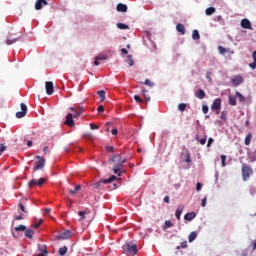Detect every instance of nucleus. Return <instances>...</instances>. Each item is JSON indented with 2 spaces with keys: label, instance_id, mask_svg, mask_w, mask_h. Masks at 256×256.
I'll use <instances>...</instances> for the list:
<instances>
[{
  "label": "nucleus",
  "instance_id": "nucleus-37",
  "mask_svg": "<svg viewBox=\"0 0 256 256\" xmlns=\"http://www.w3.org/2000/svg\"><path fill=\"white\" fill-rule=\"evenodd\" d=\"M116 27L118 29H129V25L123 24V23H117Z\"/></svg>",
  "mask_w": 256,
  "mask_h": 256
},
{
  "label": "nucleus",
  "instance_id": "nucleus-6",
  "mask_svg": "<svg viewBox=\"0 0 256 256\" xmlns=\"http://www.w3.org/2000/svg\"><path fill=\"white\" fill-rule=\"evenodd\" d=\"M70 111H72L74 114H73V117L74 119H77L78 117H81V115H83V106H77L76 108L75 107H70Z\"/></svg>",
  "mask_w": 256,
  "mask_h": 256
},
{
  "label": "nucleus",
  "instance_id": "nucleus-58",
  "mask_svg": "<svg viewBox=\"0 0 256 256\" xmlns=\"http://www.w3.org/2000/svg\"><path fill=\"white\" fill-rule=\"evenodd\" d=\"M202 207H205L207 205V197H204L201 202Z\"/></svg>",
  "mask_w": 256,
  "mask_h": 256
},
{
  "label": "nucleus",
  "instance_id": "nucleus-3",
  "mask_svg": "<svg viewBox=\"0 0 256 256\" xmlns=\"http://www.w3.org/2000/svg\"><path fill=\"white\" fill-rule=\"evenodd\" d=\"M122 249L125 255H135L138 252L137 245L133 243L124 244L122 246Z\"/></svg>",
  "mask_w": 256,
  "mask_h": 256
},
{
  "label": "nucleus",
  "instance_id": "nucleus-26",
  "mask_svg": "<svg viewBox=\"0 0 256 256\" xmlns=\"http://www.w3.org/2000/svg\"><path fill=\"white\" fill-rule=\"evenodd\" d=\"M197 239V232H191L188 237L189 243H193Z\"/></svg>",
  "mask_w": 256,
  "mask_h": 256
},
{
  "label": "nucleus",
  "instance_id": "nucleus-57",
  "mask_svg": "<svg viewBox=\"0 0 256 256\" xmlns=\"http://www.w3.org/2000/svg\"><path fill=\"white\" fill-rule=\"evenodd\" d=\"M85 138L88 139V141H93V135L92 134H85Z\"/></svg>",
  "mask_w": 256,
  "mask_h": 256
},
{
  "label": "nucleus",
  "instance_id": "nucleus-19",
  "mask_svg": "<svg viewBox=\"0 0 256 256\" xmlns=\"http://www.w3.org/2000/svg\"><path fill=\"white\" fill-rule=\"evenodd\" d=\"M205 91L203 89H199L195 92V97H197V99H205Z\"/></svg>",
  "mask_w": 256,
  "mask_h": 256
},
{
  "label": "nucleus",
  "instance_id": "nucleus-33",
  "mask_svg": "<svg viewBox=\"0 0 256 256\" xmlns=\"http://www.w3.org/2000/svg\"><path fill=\"white\" fill-rule=\"evenodd\" d=\"M77 191H81V185L75 186V188L73 190H69V193L71 195H75V193H77Z\"/></svg>",
  "mask_w": 256,
  "mask_h": 256
},
{
  "label": "nucleus",
  "instance_id": "nucleus-16",
  "mask_svg": "<svg viewBox=\"0 0 256 256\" xmlns=\"http://www.w3.org/2000/svg\"><path fill=\"white\" fill-rule=\"evenodd\" d=\"M197 217V214L195 212H189L184 215L185 221H193Z\"/></svg>",
  "mask_w": 256,
  "mask_h": 256
},
{
  "label": "nucleus",
  "instance_id": "nucleus-38",
  "mask_svg": "<svg viewBox=\"0 0 256 256\" xmlns=\"http://www.w3.org/2000/svg\"><path fill=\"white\" fill-rule=\"evenodd\" d=\"M78 215H79V220L78 221H83V219H85V215H87V212L85 211H79L78 212Z\"/></svg>",
  "mask_w": 256,
  "mask_h": 256
},
{
  "label": "nucleus",
  "instance_id": "nucleus-56",
  "mask_svg": "<svg viewBox=\"0 0 256 256\" xmlns=\"http://www.w3.org/2000/svg\"><path fill=\"white\" fill-rule=\"evenodd\" d=\"M106 151H108V153H113L114 151L113 146H106Z\"/></svg>",
  "mask_w": 256,
  "mask_h": 256
},
{
  "label": "nucleus",
  "instance_id": "nucleus-5",
  "mask_svg": "<svg viewBox=\"0 0 256 256\" xmlns=\"http://www.w3.org/2000/svg\"><path fill=\"white\" fill-rule=\"evenodd\" d=\"M211 111H215L216 115H219L221 113V99L216 98L212 105H211Z\"/></svg>",
  "mask_w": 256,
  "mask_h": 256
},
{
  "label": "nucleus",
  "instance_id": "nucleus-23",
  "mask_svg": "<svg viewBox=\"0 0 256 256\" xmlns=\"http://www.w3.org/2000/svg\"><path fill=\"white\" fill-rule=\"evenodd\" d=\"M252 59L254 60V62L250 63L249 67L251 69H256V50L252 53Z\"/></svg>",
  "mask_w": 256,
  "mask_h": 256
},
{
  "label": "nucleus",
  "instance_id": "nucleus-50",
  "mask_svg": "<svg viewBox=\"0 0 256 256\" xmlns=\"http://www.w3.org/2000/svg\"><path fill=\"white\" fill-rule=\"evenodd\" d=\"M202 111L204 115H207L209 113V106H202Z\"/></svg>",
  "mask_w": 256,
  "mask_h": 256
},
{
  "label": "nucleus",
  "instance_id": "nucleus-47",
  "mask_svg": "<svg viewBox=\"0 0 256 256\" xmlns=\"http://www.w3.org/2000/svg\"><path fill=\"white\" fill-rule=\"evenodd\" d=\"M7 150V146L5 144H0V155H3V152Z\"/></svg>",
  "mask_w": 256,
  "mask_h": 256
},
{
  "label": "nucleus",
  "instance_id": "nucleus-15",
  "mask_svg": "<svg viewBox=\"0 0 256 256\" xmlns=\"http://www.w3.org/2000/svg\"><path fill=\"white\" fill-rule=\"evenodd\" d=\"M116 11H118V13H127V5L123 3L117 4Z\"/></svg>",
  "mask_w": 256,
  "mask_h": 256
},
{
  "label": "nucleus",
  "instance_id": "nucleus-49",
  "mask_svg": "<svg viewBox=\"0 0 256 256\" xmlns=\"http://www.w3.org/2000/svg\"><path fill=\"white\" fill-rule=\"evenodd\" d=\"M134 100L137 102V103H143V99H141V97L139 95H135L134 96Z\"/></svg>",
  "mask_w": 256,
  "mask_h": 256
},
{
  "label": "nucleus",
  "instance_id": "nucleus-61",
  "mask_svg": "<svg viewBox=\"0 0 256 256\" xmlns=\"http://www.w3.org/2000/svg\"><path fill=\"white\" fill-rule=\"evenodd\" d=\"M51 213V208L44 209V215H49Z\"/></svg>",
  "mask_w": 256,
  "mask_h": 256
},
{
  "label": "nucleus",
  "instance_id": "nucleus-20",
  "mask_svg": "<svg viewBox=\"0 0 256 256\" xmlns=\"http://www.w3.org/2000/svg\"><path fill=\"white\" fill-rule=\"evenodd\" d=\"M176 31H178V33H181V35H185L186 33L185 26L181 23L177 24Z\"/></svg>",
  "mask_w": 256,
  "mask_h": 256
},
{
  "label": "nucleus",
  "instance_id": "nucleus-12",
  "mask_svg": "<svg viewBox=\"0 0 256 256\" xmlns=\"http://www.w3.org/2000/svg\"><path fill=\"white\" fill-rule=\"evenodd\" d=\"M45 167V158H41L40 160L36 161L34 166V171H39V169H43Z\"/></svg>",
  "mask_w": 256,
  "mask_h": 256
},
{
  "label": "nucleus",
  "instance_id": "nucleus-8",
  "mask_svg": "<svg viewBox=\"0 0 256 256\" xmlns=\"http://www.w3.org/2000/svg\"><path fill=\"white\" fill-rule=\"evenodd\" d=\"M73 114L68 113V115L66 116V120H65V125H67L68 127H75V120H73Z\"/></svg>",
  "mask_w": 256,
  "mask_h": 256
},
{
  "label": "nucleus",
  "instance_id": "nucleus-1",
  "mask_svg": "<svg viewBox=\"0 0 256 256\" xmlns=\"http://www.w3.org/2000/svg\"><path fill=\"white\" fill-rule=\"evenodd\" d=\"M109 165H113V173L117 174V172L119 171V163H121V156L119 154H114L112 156L109 157L108 160Z\"/></svg>",
  "mask_w": 256,
  "mask_h": 256
},
{
  "label": "nucleus",
  "instance_id": "nucleus-53",
  "mask_svg": "<svg viewBox=\"0 0 256 256\" xmlns=\"http://www.w3.org/2000/svg\"><path fill=\"white\" fill-rule=\"evenodd\" d=\"M201 189H203V184H201L200 182H198L196 184V191H201Z\"/></svg>",
  "mask_w": 256,
  "mask_h": 256
},
{
  "label": "nucleus",
  "instance_id": "nucleus-18",
  "mask_svg": "<svg viewBox=\"0 0 256 256\" xmlns=\"http://www.w3.org/2000/svg\"><path fill=\"white\" fill-rule=\"evenodd\" d=\"M185 209V206H183V204H180L179 206H178V208L176 209V213H175V215H176V219H181V213H183V210Z\"/></svg>",
  "mask_w": 256,
  "mask_h": 256
},
{
  "label": "nucleus",
  "instance_id": "nucleus-41",
  "mask_svg": "<svg viewBox=\"0 0 256 256\" xmlns=\"http://www.w3.org/2000/svg\"><path fill=\"white\" fill-rule=\"evenodd\" d=\"M185 162L191 163V153L189 152V150H187Z\"/></svg>",
  "mask_w": 256,
  "mask_h": 256
},
{
  "label": "nucleus",
  "instance_id": "nucleus-51",
  "mask_svg": "<svg viewBox=\"0 0 256 256\" xmlns=\"http://www.w3.org/2000/svg\"><path fill=\"white\" fill-rule=\"evenodd\" d=\"M121 173H125V169H123V167H119L116 175H118V177H121Z\"/></svg>",
  "mask_w": 256,
  "mask_h": 256
},
{
  "label": "nucleus",
  "instance_id": "nucleus-39",
  "mask_svg": "<svg viewBox=\"0 0 256 256\" xmlns=\"http://www.w3.org/2000/svg\"><path fill=\"white\" fill-rule=\"evenodd\" d=\"M19 41V38L13 39V38H8L7 39V45H13V43H17Z\"/></svg>",
  "mask_w": 256,
  "mask_h": 256
},
{
  "label": "nucleus",
  "instance_id": "nucleus-28",
  "mask_svg": "<svg viewBox=\"0 0 256 256\" xmlns=\"http://www.w3.org/2000/svg\"><path fill=\"white\" fill-rule=\"evenodd\" d=\"M58 253L61 256L67 255V246H63V247L59 248Z\"/></svg>",
  "mask_w": 256,
  "mask_h": 256
},
{
  "label": "nucleus",
  "instance_id": "nucleus-48",
  "mask_svg": "<svg viewBox=\"0 0 256 256\" xmlns=\"http://www.w3.org/2000/svg\"><path fill=\"white\" fill-rule=\"evenodd\" d=\"M196 139L199 141L200 145H205V143H207V138H202L199 140V137H197Z\"/></svg>",
  "mask_w": 256,
  "mask_h": 256
},
{
  "label": "nucleus",
  "instance_id": "nucleus-7",
  "mask_svg": "<svg viewBox=\"0 0 256 256\" xmlns=\"http://www.w3.org/2000/svg\"><path fill=\"white\" fill-rule=\"evenodd\" d=\"M21 111L16 113L17 119H23L27 115V105L25 103L20 104Z\"/></svg>",
  "mask_w": 256,
  "mask_h": 256
},
{
  "label": "nucleus",
  "instance_id": "nucleus-17",
  "mask_svg": "<svg viewBox=\"0 0 256 256\" xmlns=\"http://www.w3.org/2000/svg\"><path fill=\"white\" fill-rule=\"evenodd\" d=\"M218 51L220 53V55H226V53H231L233 55V51H231V49L229 48H224L223 46H218Z\"/></svg>",
  "mask_w": 256,
  "mask_h": 256
},
{
  "label": "nucleus",
  "instance_id": "nucleus-46",
  "mask_svg": "<svg viewBox=\"0 0 256 256\" xmlns=\"http://www.w3.org/2000/svg\"><path fill=\"white\" fill-rule=\"evenodd\" d=\"M142 93H143L145 99H147V101H151V97H149V96L147 95V89L143 88Z\"/></svg>",
  "mask_w": 256,
  "mask_h": 256
},
{
  "label": "nucleus",
  "instance_id": "nucleus-25",
  "mask_svg": "<svg viewBox=\"0 0 256 256\" xmlns=\"http://www.w3.org/2000/svg\"><path fill=\"white\" fill-rule=\"evenodd\" d=\"M251 139H253V134L250 132L247 134L244 140L245 145H251Z\"/></svg>",
  "mask_w": 256,
  "mask_h": 256
},
{
  "label": "nucleus",
  "instance_id": "nucleus-63",
  "mask_svg": "<svg viewBox=\"0 0 256 256\" xmlns=\"http://www.w3.org/2000/svg\"><path fill=\"white\" fill-rule=\"evenodd\" d=\"M112 135H117V133H119V130H117V128L112 129L111 131Z\"/></svg>",
  "mask_w": 256,
  "mask_h": 256
},
{
  "label": "nucleus",
  "instance_id": "nucleus-35",
  "mask_svg": "<svg viewBox=\"0 0 256 256\" xmlns=\"http://www.w3.org/2000/svg\"><path fill=\"white\" fill-rule=\"evenodd\" d=\"M27 227L25 225H19L14 228V231H26Z\"/></svg>",
  "mask_w": 256,
  "mask_h": 256
},
{
  "label": "nucleus",
  "instance_id": "nucleus-42",
  "mask_svg": "<svg viewBox=\"0 0 256 256\" xmlns=\"http://www.w3.org/2000/svg\"><path fill=\"white\" fill-rule=\"evenodd\" d=\"M35 185H37V180L32 179L28 182V187H35Z\"/></svg>",
  "mask_w": 256,
  "mask_h": 256
},
{
  "label": "nucleus",
  "instance_id": "nucleus-31",
  "mask_svg": "<svg viewBox=\"0 0 256 256\" xmlns=\"http://www.w3.org/2000/svg\"><path fill=\"white\" fill-rule=\"evenodd\" d=\"M236 97L239 99L240 103H244L245 96H243L239 91H236Z\"/></svg>",
  "mask_w": 256,
  "mask_h": 256
},
{
  "label": "nucleus",
  "instance_id": "nucleus-4",
  "mask_svg": "<svg viewBox=\"0 0 256 256\" xmlns=\"http://www.w3.org/2000/svg\"><path fill=\"white\" fill-rule=\"evenodd\" d=\"M253 175V168L247 164H242V178L243 181H249V177Z\"/></svg>",
  "mask_w": 256,
  "mask_h": 256
},
{
  "label": "nucleus",
  "instance_id": "nucleus-45",
  "mask_svg": "<svg viewBox=\"0 0 256 256\" xmlns=\"http://www.w3.org/2000/svg\"><path fill=\"white\" fill-rule=\"evenodd\" d=\"M176 249H187V241L181 243V246H177Z\"/></svg>",
  "mask_w": 256,
  "mask_h": 256
},
{
  "label": "nucleus",
  "instance_id": "nucleus-52",
  "mask_svg": "<svg viewBox=\"0 0 256 256\" xmlns=\"http://www.w3.org/2000/svg\"><path fill=\"white\" fill-rule=\"evenodd\" d=\"M125 163H127V158H121V162L119 163L118 167H123V165H125Z\"/></svg>",
  "mask_w": 256,
  "mask_h": 256
},
{
  "label": "nucleus",
  "instance_id": "nucleus-40",
  "mask_svg": "<svg viewBox=\"0 0 256 256\" xmlns=\"http://www.w3.org/2000/svg\"><path fill=\"white\" fill-rule=\"evenodd\" d=\"M178 109H179V111H182V112L185 111V109H187V104H185V103L179 104Z\"/></svg>",
  "mask_w": 256,
  "mask_h": 256
},
{
  "label": "nucleus",
  "instance_id": "nucleus-62",
  "mask_svg": "<svg viewBox=\"0 0 256 256\" xmlns=\"http://www.w3.org/2000/svg\"><path fill=\"white\" fill-rule=\"evenodd\" d=\"M213 138L208 139L207 147H211V144L213 143Z\"/></svg>",
  "mask_w": 256,
  "mask_h": 256
},
{
  "label": "nucleus",
  "instance_id": "nucleus-36",
  "mask_svg": "<svg viewBox=\"0 0 256 256\" xmlns=\"http://www.w3.org/2000/svg\"><path fill=\"white\" fill-rule=\"evenodd\" d=\"M222 167H227V156L221 155Z\"/></svg>",
  "mask_w": 256,
  "mask_h": 256
},
{
  "label": "nucleus",
  "instance_id": "nucleus-59",
  "mask_svg": "<svg viewBox=\"0 0 256 256\" xmlns=\"http://www.w3.org/2000/svg\"><path fill=\"white\" fill-rule=\"evenodd\" d=\"M221 119H223L225 121V119H227V112L223 111L221 113Z\"/></svg>",
  "mask_w": 256,
  "mask_h": 256
},
{
  "label": "nucleus",
  "instance_id": "nucleus-30",
  "mask_svg": "<svg viewBox=\"0 0 256 256\" xmlns=\"http://www.w3.org/2000/svg\"><path fill=\"white\" fill-rule=\"evenodd\" d=\"M98 96L100 97L101 103H103V101H105V90H99Z\"/></svg>",
  "mask_w": 256,
  "mask_h": 256
},
{
  "label": "nucleus",
  "instance_id": "nucleus-29",
  "mask_svg": "<svg viewBox=\"0 0 256 256\" xmlns=\"http://www.w3.org/2000/svg\"><path fill=\"white\" fill-rule=\"evenodd\" d=\"M70 237H71V232H69V231L62 233L59 236L60 239H69Z\"/></svg>",
  "mask_w": 256,
  "mask_h": 256
},
{
  "label": "nucleus",
  "instance_id": "nucleus-34",
  "mask_svg": "<svg viewBox=\"0 0 256 256\" xmlns=\"http://www.w3.org/2000/svg\"><path fill=\"white\" fill-rule=\"evenodd\" d=\"M128 65L133 67L135 65V61L133 60V55H128Z\"/></svg>",
  "mask_w": 256,
  "mask_h": 256
},
{
  "label": "nucleus",
  "instance_id": "nucleus-55",
  "mask_svg": "<svg viewBox=\"0 0 256 256\" xmlns=\"http://www.w3.org/2000/svg\"><path fill=\"white\" fill-rule=\"evenodd\" d=\"M90 129L95 130V129H99V126H97L95 123H91L90 124Z\"/></svg>",
  "mask_w": 256,
  "mask_h": 256
},
{
  "label": "nucleus",
  "instance_id": "nucleus-43",
  "mask_svg": "<svg viewBox=\"0 0 256 256\" xmlns=\"http://www.w3.org/2000/svg\"><path fill=\"white\" fill-rule=\"evenodd\" d=\"M144 85H147L148 87H155V83L151 82L149 79L145 80Z\"/></svg>",
  "mask_w": 256,
  "mask_h": 256
},
{
  "label": "nucleus",
  "instance_id": "nucleus-2",
  "mask_svg": "<svg viewBox=\"0 0 256 256\" xmlns=\"http://www.w3.org/2000/svg\"><path fill=\"white\" fill-rule=\"evenodd\" d=\"M117 180V176L112 175L108 179H101L98 182H95L93 186L95 189H103V185H108V183H113V181Z\"/></svg>",
  "mask_w": 256,
  "mask_h": 256
},
{
  "label": "nucleus",
  "instance_id": "nucleus-10",
  "mask_svg": "<svg viewBox=\"0 0 256 256\" xmlns=\"http://www.w3.org/2000/svg\"><path fill=\"white\" fill-rule=\"evenodd\" d=\"M231 83L234 87H239V85L243 83V77L240 75L234 76L233 78H231Z\"/></svg>",
  "mask_w": 256,
  "mask_h": 256
},
{
  "label": "nucleus",
  "instance_id": "nucleus-32",
  "mask_svg": "<svg viewBox=\"0 0 256 256\" xmlns=\"http://www.w3.org/2000/svg\"><path fill=\"white\" fill-rule=\"evenodd\" d=\"M215 7H209L206 9L205 13L206 15L210 16V15H213V13H215Z\"/></svg>",
  "mask_w": 256,
  "mask_h": 256
},
{
  "label": "nucleus",
  "instance_id": "nucleus-11",
  "mask_svg": "<svg viewBox=\"0 0 256 256\" xmlns=\"http://www.w3.org/2000/svg\"><path fill=\"white\" fill-rule=\"evenodd\" d=\"M45 89H46L47 95H53V93L55 91L54 87H53V82H51V81L45 82Z\"/></svg>",
  "mask_w": 256,
  "mask_h": 256
},
{
  "label": "nucleus",
  "instance_id": "nucleus-24",
  "mask_svg": "<svg viewBox=\"0 0 256 256\" xmlns=\"http://www.w3.org/2000/svg\"><path fill=\"white\" fill-rule=\"evenodd\" d=\"M192 39L194 41H197V40L201 39V35H199V30H193Z\"/></svg>",
  "mask_w": 256,
  "mask_h": 256
},
{
  "label": "nucleus",
  "instance_id": "nucleus-13",
  "mask_svg": "<svg viewBox=\"0 0 256 256\" xmlns=\"http://www.w3.org/2000/svg\"><path fill=\"white\" fill-rule=\"evenodd\" d=\"M241 27L242 29H253V27L251 26V21H249V19L247 18L241 20Z\"/></svg>",
  "mask_w": 256,
  "mask_h": 256
},
{
  "label": "nucleus",
  "instance_id": "nucleus-64",
  "mask_svg": "<svg viewBox=\"0 0 256 256\" xmlns=\"http://www.w3.org/2000/svg\"><path fill=\"white\" fill-rule=\"evenodd\" d=\"M94 65L99 66V56L95 58Z\"/></svg>",
  "mask_w": 256,
  "mask_h": 256
},
{
  "label": "nucleus",
  "instance_id": "nucleus-60",
  "mask_svg": "<svg viewBox=\"0 0 256 256\" xmlns=\"http://www.w3.org/2000/svg\"><path fill=\"white\" fill-rule=\"evenodd\" d=\"M19 207L23 213H27V211L25 210V206L23 204H19Z\"/></svg>",
  "mask_w": 256,
  "mask_h": 256
},
{
  "label": "nucleus",
  "instance_id": "nucleus-9",
  "mask_svg": "<svg viewBox=\"0 0 256 256\" xmlns=\"http://www.w3.org/2000/svg\"><path fill=\"white\" fill-rule=\"evenodd\" d=\"M49 5V2H47V0H37L35 3V9L36 11H41V9H43V7Z\"/></svg>",
  "mask_w": 256,
  "mask_h": 256
},
{
  "label": "nucleus",
  "instance_id": "nucleus-14",
  "mask_svg": "<svg viewBox=\"0 0 256 256\" xmlns=\"http://www.w3.org/2000/svg\"><path fill=\"white\" fill-rule=\"evenodd\" d=\"M38 249L40 253L37 256L49 255V251H47V245L38 244Z\"/></svg>",
  "mask_w": 256,
  "mask_h": 256
},
{
  "label": "nucleus",
  "instance_id": "nucleus-21",
  "mask_svg": "<svg viewBox=\"0 0 256 256\" xmlns=\"http://www.w3.org/2000/svg\"><path fill=\"white\" fill-rule=\"evenodd\" d=\"M33 235H35V231H33V229L25 230V237L28 239H33Z\"/></svg>",
  "mask_w": 256,
  "mask_h": 256
},
{
  "label": "nucleus",
  "instance_id": "nucleus-22",
  "mask_svg": "<svg viewBox=\"0 0 256 256\" xmlns=\"http://www.w3.org/2000/svg\"><path fill=\"white\" fill-rule=\"evenodd\" d=\"M229 105L232 107H235L237 105V98L235 96H229L228 97Z\"/></svg>",
  "mask_w": 256,
  "mask_h": 256
},
{
  "label": "nucleus",
  "instance_id": "nucleus-54",
  "mask_svg": "<svg viewBox=\"0 0 256 256\" xmlns=\"http://www.w3.org/2000/svg\"><path fill=\"white\" fill-rule=\"evenodd\" d=\"M97 111L98 113H103V111H105V107H103V105H100L98 106Z\"/></svg>",
  "mask_w": 256,
  "mask_h": 256
},
{
  "label": "nucleus",
  "instance_id": "nucleus-27",
  "mask_svg": "<svg viewBox=\"0 0 256 256\" xmlns=\"http://www.w3.org/2000/svg\"><path fill=\"white\" fill-rule=\"evenodd\" d=\"M170 227H173V223L169 220H166L164 222V225L162 226V229H164V231H165L166 229H169Z\"/></svg>",
  "mask_w": 256,
  "mask_h": 256
},
{
  "label": "nucleus",
  "instance_id": "nucleus-44",
  "mask_svg": "<svg viewBox=\"0 0 256 256\" xmlns=\"http://www.w3.org/2000/svg\"><path fill=\"white\" fill-rule=\"evenodd\" d=\"M45 181H46L45 178H40V179L37 181L38 187H43Z\"/></svg>",
  "mask_w": 256,
  "mask_h": 256
}]
</instances>
